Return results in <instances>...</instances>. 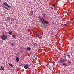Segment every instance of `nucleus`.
Wrapping results in <instances>:
<instances>
[{
  "label": "nucleus",
  "instance_id": "1",
  "mask_svg": "<svg viewBox=\"0 0 74 74\" xmlns=\"http://www.w3.org/2000/svg\"><path fill=\"white\" fill-rule=\"evenodd\" d=\"M39 18L40 21H43L42 22V25H45V23H46V24H49V22L46 21V20H45L44 18H43V17H42V18H41V17L39 16Z\"/></svg>",
  "mask_w": 74,
  "mask_h": 74
},
{
  "label": "nucleus",
  "instance_id": "2",
  "mask_svg": "<svg viewBox=\"0 0 74 74\" xmlns=\"http://www.w3.org/2000/svg\"><path fill=\"white\" fill-rule=\"evenodd\" d=\"M1 38L2 40H5L7 39V36L5 34H3L1 36Z\"/></svg>",
  "mask_w": 74,
  "mask_h": 74
},
{
  "label": "nucleus",
  "instance_id": "3",
  "mask_svg": "<svg viewBox=\"0 0 74 74\" xmlns=\"http://www.w3.org/2000/svg\"><path fill=\"white\" fill-rule=\"evenodd\" d=\"M66 62V60H65V59H63V58H61L60 59V62L61 63H64V62Z\"/></svg>",
  "mask_w": 74,
  "mask_h": 74
},
{
  "label": "nucleus",
  "instance_id": "4",
  "mask_svg": "<svg viewBox=\"0 0 74 74\" xmlns=\"http://www.w3.org/2000/svg\"><path fill=\"white\" fill-rule=\"evenodd\" d=\"M3 5H4L6 7H7L8 6V4H7V3H6L5 2L3 1Z\"/></svg>",
  "mask_w": 74,
  "mask_h": 74
},
{
  "label": "nucleus",
  "instance_id": "5",
  "mask_svg": "<svg viewBox=\"0 0 74 74\" xmlns=\"http://www.w3.org/2000/svg\"><path fill=\"white\" fill-rule=\"evenodd\" d=\"M24 67L25 69H28L29 67V65L27 64H26V65L24 66Z\"/></svg>",
  "mask_w": 74,
  "mask_h": 74
},
{
  "label": "nucleus",
  "instance_id": "6",
  "mask_svg": "<svg viewBox=\"0 0 74 74\" xmlns=\"http://www.w3.org/2000/svg\"><path fill=\"white\" fill-rule=\"evenodd\" d=\"M0 70H4V66H1L0 67Z\"/></svg>",
  "mask_w": 74,
  "mask_h": 74
},
{
  "label": "nucleus",
  "instance_id": "7",
  "mask_svg": "<svg viewBox=\"0 0 74 74\" xmlns=\"http://www.w3.org/2000/svg\"><path fill=\"white\" fill-rule=\"evenodd\" d=\"M7 20L8 21H10V17H8L7 19Z\"/></svg>",
  "mask_w": 74,
  "mask_h": 74
},
{
  "label": "nucleus",
  "instance_id": "8",
  "mask_svg": "<svg viewBox=\"0 0 74 74\" xmlns=\"http://www.w3.org/2000/svg\"><path fill=\"white\" fill-rule=\"evenodd\" d=\"M16 60L17 62H19V57H16Z\"/></svg>",
  "mask_w": 74,
  "mask_h": 74
},
{
  "label": "nucleus",
  "instance_id": "9",
  "mask_svg": "<svg viewBox=\"0 0 74 74\" xmlns=\"http://www.w3.org/2000/svg\"><path fill=\"white\" fill-rule=\"evenodd\" d=\"M30 49H31V48L30 47L27 48V51H30Z\"/></svg>",
  "mask_w": 74,
  "mask_h": 74
},
{
  "label": "nucleus",
  "instance_id": "10",
  "mask_svg": "<svg viewBox=\"0 0 74 74\" xmlns=\"http://www.w3.org/2000/svg\"><path fill=\"white\" fill-rule=\"evenodd\" d=\"M10 44L11 45H12V47H13L14 45V44L13 43V42H10Z\"/></svg>",
  "mask_w": 74,
  "mask_h": 74
},
{
  "label": "nucleus",
  "instance_id": "11",
  "mask_svg": "<svg viewBox=\"0 0 74 74\" xmlns=\"http://www.w3.org/2000/svg\"><path fill=\"white\" fill-rule=\"evenodd\" d=\"M8 33L10 35H12V32L9 31L8 32Z\"/></svg>",
  "mask_w": 74,
  "mask_h": 74
},
{
  "label": "nucleus",
  "instance_id": "12",
  "mask_svg": "<svg viewBox=\"0 0 74 74\" xmlns=\"http://www.w3.org/2000/svg\"><path fill=\"white\" fill-rule=\"evenodd\" d=\"M33 46L34 47H36V46H37V44L36 43H34L33 44Z\"/></svg>",
  "mask_w": 74,
  "mask_h": 74
},
{
  "label": "nucleus",
  "instance_id": "13",
  "mask_svg": "<svg viewBox=\"0 0 74 74\" xmlns=\"http://www.w3.org/2000/svg\"><path fill=\"white\" fill-rule=\"evenodd\" d=\"M9 64L11 66V67H13V66L12 64L10 63L8 64Z\"/></svg>",
  "mask_w": 74,
  "mask_h": 74
},
{
  "label": "nucleus",
  "instance_id": "14",
  "mask_svg": "<svg viewBox=\"0 0 74 74\" xmlns=\"http://www.w3.org/2000/svg\"><path fill=\"white\" fill-rule=\"evenodd\" d=\"M36 36L37 37H39V36H40V35L38 34H36Z\"/></svg>",
  "mask_w": 74,
  "mask_h": 74
},
{
  "label": "nucleus",
  "instance_id": "15",
  "mask_svg": "<svg viewBox=\"0 0 74 74\" xmlns=\"http://www.w3.org/2000/svg\"><path fill=\"white\" fill-rule=\"evenodd\" d=\"M67 56H68V57H69V58H70V55H67Z\"/></svg>",
  "mask_w": 74,
  "mask_h": 74
},
{
  "label": "nucleus",
  "instance_id": "16",
  "mask_svg": "<svg viewBox=\"0 0 74 74\" xmlns=\"http://www.w3.org/2000/svg\"><path fill=\"white\" fill-rule=\"evenodd\" d=\"M34 33H37V31H35L33 32Z\"/></svg>",
  "mask_w": 74,
  "mask_h": 74
},
{
  "label": "nucleus",
  "instance_id": "17",
  "mask_svg": "<svg viewBox=\"0 0 74 74\" xmlns=\"http://www.w3.org/2000/svg\"><path fill=\"white\" fill-rule=\"evenodd\" d=\"M43 15L44 18H45V13L43 14Z\"/></svg>",
  "mask_w": 74,
  "mask_h": 74
},
{
  "label": "nucleus",
  "instance_id": "18",
  "mask_svg": "<svg viewBox=\"0 0 74 74\" xmlns=\"http://www.w3.org/2000/svg\"><path fill=\"white\" fill-rule=\"evenodd\" d=\"M12 37L13 38H15V36L14 35H12Z\"/></svg>",
  "mask_w": 74,
  "mask_h": 74
},
{
  "label": "nucleus",
  "instance_id": "19",
  "mask_svg": "<svg viewBox=\"0 0 74 74\" xmlns=\"http://www.w3.org/2000/svg\"><path fill=\"white\" fill-rule=\"evenodd\" d=\"M49 48H50L51 49H53V48L52 47H50Z\"/></svg>",
  "mask_w": 74,
  "mask_h": 74
},
{
  "label": "nucleus",
  "instance_id": "20",
  "mask_svg": "<svg viewBox=\"0 0 74 74\" xmlns=\"http://www.w3.org/2000/svg\"><path fill=\"white\" fill-rule=\"evenodd\" d=\"M8 8H10V7H11V6H10V5H8Z\"/></svg>",
  "mask_w": 74,
  "mask_h": 74
},
{
  "label": "nucleus",
  "instance_id": "21",
  "mask_svg": "<svg viewBox=\"0 0 74 74\" xmlns=\"http://www.w3.org/2000/svg\"><path fill=\"white\" fill-rule=\"evenodd\" d=\"M5 9H6V10H8V9L6 7H5Z\"/></svg>",
  "mask_w": 74,
  "mask_h": 74
},
{
  "label": "nucleus",
  "instance_id": "22",
  "mask_svg": "<svg viewBox=\"0 0 74 74\" xmlns=\"http://www.w3.org/2000/svg\"><path fill=\"white\" fill-rule=\"evenodd\" d=\"M63 65H64V66H66V64L64 63H63Z\"/></svg>",
  "mask_w": 74,
  "mask_h": 74
},
{
  "label": "nucleus",
  "instance_id": "23",
  "mask_svg": "<svg viewBox=\"0 0 74 74\" xmlns=\"http://www.w3.org/2000/svg\"><path fill=\"white\" fill-rule=\"evenodd\" d=\"M55 5H52V7H55Z\"/></svg>",
  "mask_w": 74,
  "mask_h": 74
},
{
  "label": "nucleus",
  "instance_id": "24",
  "mask_svg": "<svg viewBox=\"0 0 74 74\" xmlns=\"http://www.w3.org/2000/svg\"><path fill=\"white\" fill-rule=\"evenodd\" d=\"M52 25H53L54 24V23H53V22H52Z\"/></svg>",
  "mask_w": 74,
  "mask_h": 74
},
{
  "label": "nucleus",
  "instance_id": "25",
  "mask_svg": "<svg viewBox=\"0 0 74 74\" xmlns=\"http://www.w3.org/2000/svg\"><path fill=\"white\" fill-rule=\"evenodd\" d=\"M68 63H71V62L70 61H69Z\"/></svg>",
  "mask_w": 74,
  "mask_h": 74
},
{
  "label": "nucleus",
  "instance_id": "26",
  "mask_svg": "<svg viewBox=\"0 0 74 74\" xmlns=\"http://www.w3.org/2000/svg\"><path fill=\"white\" fill-rule=\"evenodd\" d=\"M66 53H65L64 54V56H66Z\"/></svg>",
  "mask_w": 74,
  "mask_h": 74
},
{
  "label": "nucleus",
  "instance_id": "27",
  "mask_svg": "<svg viewBox=\"0 0 74 74\" xmlns=\"http://www.w3.org/2000/svg\"><path fill=\"white\" fill-rule=\"evenodd\" d=\"M23 64H21V66H23Z\"/></svg>",
  "mask_w": 74,
  "mask_h": 74
},
{
  "label": "nucleus",
  "instance_id": "28",
  "mask_svg": "<svg viewBox=\"0 0 74 74\" xmlns=\"http://www.w3.org/2000/svg\"><path fill=\"white\" fill-rule=\"evenodd\" d=\"M32 15H33V13L32 12Z\"/></svg>",
  "mask_w": 74,
  "mask_h": 74
},
{
  "label": "nucleus",
  "instance_id": "29",
  "mask_svg": "<svg viewBox=\"0 0 74 74\" xmlns=\"http://www.w3.org/2000/svg\"><path fill=\"white\" fill-rule=\"evenodd\" d=\"M10 67H9V68H10Z\"/></svg>",
  "mask_w": 74,
  "mask_h": 74
}]
</instances>
